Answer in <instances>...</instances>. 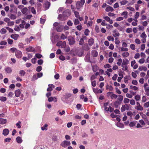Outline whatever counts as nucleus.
<instances>
[{
  "label": "nucleus",
  "mask_w": 149,
  "mask_h": 149,
  "mask_svg": "<svg viewBox=\"0 0 149 149\" xmlns=\"http://www.w3.org/2000/svg\"><path fill=\"white\" fill-rule=\"evenodd\" d=\"M123 99V96L121 95H118V100L120 102H122Z\"/></svg>",
  "instance_id": "72a5a7b5"
},
{
  "label": "nucleus",
  "mask_w": 149,
  "mask_h": 149,
  "mask_svg": "<svg viewBox=\"0 0 149 149\" xmlns=\"http://www.w3.org/2000/svg\"><path fill=\"white\" fill-rule=\"evenodd\" d=\"M7 98L6 97H0V100L2 102H4L6 100Z\"/></svg>",
  "instance_id": "79ce46f5"
},
{
  "label": "nucleus",
  "mask_w": 149,
  "mask_h": 149,
  "mask_svg": "<svg viewBox=\"0 0 149 149\" xmlns=\"http://www.w3.org/2000/svg\"><path fill=\"white\" fill-rule=\"evenodd\" d=\"M31 11L32 13L34 14H35L36 13V11L33 7H31Z\"/></svg>",
  "instance_id": "603ef678"
},
{
  "label": "nucleus",
  "mask_w": 149,
  "mask_h": 149,
  "mask_svg": "<svg viewBox=\"0 0 149 149\" xmlns=\"http://www.w3.org/2000/svg\"><path fill=\"white\" fill-rule=\"evenodd\" d=\"M26 51L28 52H33L34 51V49L33 47L30 46L26 49Z\"/></svg>",
  "instance_id": "a211bd4d"
},
{
  "label": "nucleus",
  "mask_w": 149,
  "mask_h": 149,
  "mask_svg": "<svg viewBox=\"0 0 149 149\" xmlns=\"http://www.w3.org/2000/svg\"><path fill=\"white\" fill-rule=\"evenodd\" d=\"M106 89H109L111 91H112L113 89V88L111 86H109L108 85L107 86Z\"/></svg>",
  "instance_id": "7c9ffc66"
},
{
  "label": "nucleus",
  "mask_w": 149,
  "mask_h": 149,
  "mask_svg": "<svg viewBox=\"0 0 149 149\" xmlns=\"http://www.w3.org/2000/svg\"><path fill=\"white\" fill-rule=\"evenodd\" d=\"M76 54L79 56H81L84 54L83 51L81 49H79L77 50L76 51Z\"/></svg>",
  "instance_id": "423d86ee"
},
{
  "label": "nucleus",
  "mask_w": 149,
  "mask_h": 149,
  "mask_svg": "<svg viewBox=\"0 0 149 149\" xmlns=\"http://www.w3.org/2000/svg\"><path fill=\"white\" fill-rule=\"evenodd\" d=\"M132 28H127L126 29V31L127 33H130L132 32Z\"/></svg>",
  "instance_id": "338daca9"
},
{
  "label": "nucleus",
  "mask_w": 149,
  "mask_h": 149,
  "mask_svg": "<svg viewBox=\"0 0 149 149\" xmlns=\"http://www.w3.org/2000/svg\"><path fill=\"white\" fill-rule=\"evenodd\" d=\"M16 140L17 143H20L22 142V140L19 136H17L16 138Z\"/></svg>",
  "instance_id": "393cba45"
},
{
  "label": "nucleus",
  "mask_w": 149,
  "mask_h": 149,
  "mask_svg": "<svg viewBox=\"0 0 149 149\" xmlns=\"http://www.w3.org/2000/svg\"><path fill=\"white\" fill-rule=\"evenodd\" d=\"M7 41L9 44L11 45L13 44V41L12 40L8 38V39Z\"/></svg>",
  "instance_id": "5fc2aeb1"
},
{
  "label": "nucleus",
  "mask_w": 149,
  "mask_h": 149,
  "mask_svg": "<svg viewBox=\"0 0 149 149\" xmlns=\"http://www.w3.org/2000/svg\"><path fill=\"white\" fill-rule=\"evenodd\" d=\"M70 144V141H64L61 143V145L63 147L65 148L67 146H69Z\"/></svg>",
  "instance_id": "20e7f679"
},
{
  "label": "nucleus",
  "mask_w": 149,
  "mask_h": 149,
  "mask_svg": "<svg viewBox=\"0 0 149 149\" xmlns=\"http://www.w3.org/2000/svg\"><path fill=\"white\" fill-rule=\"evenodd\" d=\"M63 25H60L58 26L56 28V30L58 32H61L63 30Z\"/></svg>",
  "instance_id": "6e6552de"
},
{
  "label": "nucleus",
  "mask_w": 149,
  "mask_h": 149,
  "mask_svg": "<svg viewBox=\"0 0 149 149\" xmlns=\"http://www.w3.org/2000/svg\"><path fill=\"white\" fill-rule=\"evenodd\" d=\"M105 10L107 12H109L110 11L112 12L113 11L114 9L112 7L110 6H108L106 8Z\"/></svg>",
  "instance_id": "dca6fc26"
},
{
  "label": "nucleus",
  "mask_w": 149,
  "mask_h": 149,
  "mask_svg": "<svg viewBox=\"0 0 149 149\" xmlns=\"http://www.w3.org/2000/svg\"><path fill=\"white\" fill-rule=\"evenodd\" d=\"M8 16L10 18L12 19H16V17L15 15L14 14H11L10 15V16H9V15H8Z\"/></svg>",
  "instance_id": "c85d7f7f"
},
{
  "label": "nucleus",
  "mask_w": 149,
  "mask_h": 149,
  "mask_svg": "<svg viewBox=\"0 0 149 149\" xmlns=\"http://www.w3.org/2000/svg\"><path fill=\"white\" fill-rule=\"evenodd\" d=\"M122 62V60L121 58H119L118 59V62H117V64L119 66H120L121 63Z\"/></svg>",
  "instance_id": "864d4df0"
},
{
  "label": "nucleus",
  "mask_w": 149,
  "mask_h": 149,
  "mask_svg": "<svg viewBox=\"0 0 149 149\" xmlns=\"http://www.w3.org/2000/svg\"><path fill=\"white\" fill-rule=\"evenodd\" d=\"M36 56L38 58H40L42 57V56L39 54H35Z\"/></svg>",
  "instance_id": "13d9d810"
},
{
  "label": "nucleus",
  "mask_w": 149,
  "mask_h": 149,
  "mask_svg": "<svg viewBox=\"0 0 149 149\" xmlns=\"http://www.w3.org/2000/svg\"><path fill=\"white\" fill-rule=\"evenodd\" d=\"M42 68L41 66H39L37 67V68L36 69V70L38 72H39L42 70Z\"/></svg>",
  "instance_id": "3c124183"
},
{
  "label": "nucleus",
  "mask_w": 149,
  "mask_h": 149,
  "mask_svg": "<svg viewBox=\"0 0 149 149\" xmlns=\"http://www.w3.org/2000/svg\"><path fill=\"white\" fill-rule=\"evenodd\" d=\"M118 97V95L115 94H113L110 96L111 98V99H116Z\"/></svg>",
  "instance_id": "473e14b6"
},
{
  "label": "nucleus",
  "mask_w": 149,
  "mask_h": 149,
  "mask_svg": "<svg viewBox=\"0 0 149 149\" xmlns=\"http://www.w3.org/2000/svg\"><path fill=\"white\" fill-rule=\"evenodd\" d=\"M130 104L132 105H134L135 104V101L134 100H132L130 101Z\"/></svg>",
  "instance_id": "774afa93"
},
{
  "label": "nucleus",
  "mask_w": 149,
  "mask_h": 149,
  "mask_svg": "<svg viewBox=\"0 0 149 149\" xmlns=\"http://www.w3.org/2000/svg\"><path fill=\"white\" fill-rule=\"evenodd\" d=\"M91 85L93 87H95L96 86V81L94 80L93 81H91Z\"/></svg>",
  "instance_id": "4d7b16f0"
},
{
  "label": "nucleus",
  "mask_w": 149,
  "mask_h": 149,
  "mask_svg": "<svg viewBox=\"0 0 149 149\" xmlns=\"http://www.w3.org/2000/svg\"><path fill=\"white\" fill-rule=\"evenodd\" d=\"M67 24L69 26H71L72 25L73 23L70 20H69L67 22Z\"/></svg>",
  "instance_id": "6e6d98bb"
},
{
  "label": "nucleus",
  "mask_w": 149,
  "mask_h": 149,
  "mask_svg": "<svg viewBox=\"0 0 149 149\" xmlns=\"http://www.w3.org/2000/svg\"><path fill=\"white\" fill-rule=\"evenodd\" d=\"M141 37L143 38H146L147 37L146 34H145V32L142 33L141 35Z\"/></svg>",
  "instance_id": "e433bc0d"
},
{
  "label": "nucleus",
  "mask_w": 149,
  "mask_h": 149,
  "mask_svg": "<svg viewBox=\"0 0 149 149\" xmlns=\"http://www.w3.org/2000/svg\"><path fill=\"white\" fill-rule=\"evenodd\" d=\"M84 43V38H81L79 42V44L80 45H83V44Z\"/></svg>",
  "instance_id": "de8ad7c7"
},
{
  "label": "nucleus",
  "mask_w": 149,
  "mask_h": 149,
  "mask_svg": "<svg viewBox=\"0 0 149 149\" xmlns=\"http://www.w3.org/2000/svg\"><path fill=\"white\" fill-rule=\"evenodd\" d=\"M13 95H14L13 93L12 92H10L8 93V94L7 96L8 97H13Z\"/></svg>",
  "instance_id": "8fccbe9b"
},
{
  "label": "nucleus",
  "mask_w": 149,
  "mask_h": 149,
  "mask_svg": "<svg viewBox=\"0 0 149 149\" xmlns=\"http://www.w3.org/2000/svg\"><path fill=\"white\" fill-rule=\"evenodd\" d=\"M16 56L18 58H20L22 56V53L19 50H17L15 52Z\"/></svg>",
  "instance_id": "39448f33"
},
{
  "label": "nucleus",
  "mask_w": 149,
  "mask_h": 149,
  "mask_svg": "<svg viewBox=\"0 0 149 149\" xmlns=\"http://www.w3.org/2000/svg\"><path fill=\"white\" fill-rule=\"evenodd\" d=\"M43 63V61L42 59L38 60V63L39 65H42Z\"/></svg>",
  "instance_id": "0e129e2a"
},
{
  "label": "nucleus",
  "mask_w": 149,
  "mask_h": 149,
  "mask_svg": "<svg viewBox=\"0 0 149 149\" xmlns=\"http://www.w3.org/2000/svg\"><path fill=\"white\" fill-rule=\"evenodd\" d=\"M7 44V42L5 41H1L0 43V45H6Z\"/></svg>",
  "instance_id": "69168bd1"
},
{
  "label": "nucleus",
  "mask_w": 149,
  "mask_h": 149,
  "mask_svg": "<svg viewBox=\"0 0 149 149\" xmlns=\"http://www.w3.org/2000/svg\"><path fill=\"white\" fill-rule=\"evenodd\" d=\"M91 55L93 57H96L98 55L97 52L96 50H93L92 51Z\"/></svg>",
  "instance_id": "6ab92c4d"
},
{
  "label": "nucleus",
  "mask_w": 149,
  "mask_h": 149,
  "mask_svg": "<svg viewBox=\"0 0 149 149\" xmlns=\"http://www.w3.org/2000/svg\"><path fill=\"white\" fill-rule=\"evenodd\" d=\"M0 32L1 34H4L6 33L7 31L5 29L3 28L1 29Z\"/></svg>",
  "instance_id": "a19ab883"
},
{
  "label": "nucleus",
  "mask_w": 149,
  "mask_h": 149,
  "mask_svg": "<svg viewBox=\"0 0 149 149\" xmlns=\"http://www.w3.org/2000/svg\"><path fill=\"white\" fill-rule=\"evenodd\" d=\"M25 74V72L23 70H21L19 71V74L21 76H24Z\"/></svg>",
  "instance_id": "09e8293b"
},
{
  "label": "nucleus",
  "mask_w": 149,
  "mask_h": 149,
  "mask_svg": "<svg viewBox=\"0 0 149 149\" xmlns=\"http://www.w3.org/2000/svg\"><path fill=\"white\" fill-rule=\"evenodd\" d=\"M10 36L12 38L16 40L19 37V35L17 34H12Z\"/></svg>",
  "instance_id": "4be33fe9"
},
{
  "label": "nucleus",
  "mask_w": 149,
  "mask_h": 149,
  "mask_svg": "<svg viewBox=\"0 0 149 149\" xmlns=\"http://www.w3.org/2000/svg\"><path fill=\"white\" fill-rule=\"evenodd\" d=\"M67 38V36H65L64 34H62L61 36V38L63 40H64L66 38Z\"/></svg>",
  "instance_id": "052dcab7"
},
{
  "label": "nucleus",
  "mask_w": 149,
  "mask_h": 149,
  "mask_svg": "<svg viewBox=\"0 0 149 149\" xmlns=\"http://www.w3.org/2000/svg\"><path fill=\"white\" fill-rule=\"evenodd\" d=\"M48 126V125L46 124L44 126V127H42L41 129L43 131L44 130H47V127Z\"/></svg>",
  "instance_id": "a18cd8bd"
},
{
  "label": "nucleus",
  "mask_w": 149,
  "mask_h": 149,
  "mask_svg": "<svg viewBox=\"0 0 149 149\" xmlns=\"http://www.w3.org/2000/svg\"><path fill=\"white\" fill-rule=\"evenodd\" d=\"M71 94L70 93H68L65 94L64 96V97L62 98L61 100L63 101H64V100L68 99L71 97Z\"/></svg>",
  "instance_id": "0eeeda50"
},
{
  "label": "nucleus",
  "mask_w": 149,
  "mask_h": 149,
  "mask_svg": "<svg viewBox=\"0 0 149 149\" xmlns=\"http://www.w3.org/2000/svg\"><path fill=\"white\" fill-rule=\"evenodd\" d=\"M70 15V11L69 9H67L63 12V15H59L58 19L60 20L63 21L66 20L68 17Z\"/></svg>",
  "instance_id": "f257e3e1"
},
{
  "label": "nucleus",
  "mask_w": 149,
  "mask_h": 149,
  "mask_svg": "<svg viewBox=\"0 0 149 149\" xmlns=\"http://www.w3.org/2000/svg\"><path fill=\"white\" fill-rule=\"evenodd\" d=\"M76 5V7L77 9H79L83 6L82 4L80 2V1L77 2Z\"/></svg>",
  "instance_id": "412c9836"
},
{
  "label": "nucleus",
  "mask_w": 149,
  "mask_h": 149,
  "mask_svg": "<svg viewBox=\"0 0 149 149\" xmlns=\"http://www.w3.org/2000/svg\"><path fill=\"white\" fill-rule=\"evenodd\" d=\"M137 108L136 107L135 108L136 109L138 110L142 111L143 110V107L140 105L139 106H137Z\"/></svg>",
  "instance_id": "4c0bfd02"
},
{
  "label": "nucleus",
  "mask_w": 149,
  "mask_h": 149,
  "mask_svg": "<svg viewBox=\"0 0 149 149\" xmlns=\"http://www.w3.org/2000/svg\"><path fill=\"white\" fill-rule=\"evenodd\" d=\"M130 100L127 98H125L124 100V102L125 103H127L129 102Z\"/></svg>",
  "instance_id": "bf43d9fd"
},
{
  "label": "nucleus",
  "mask_w": 149,
  "mask_h": 149,
  "mask_svg": "<svg viewBox=\"0 0 149 149\" xmlns=\"http://www.w3.org/2000/svg\"><path fill=\"white\" fill-rule=\"evenodd\" d=\"M4 70L5 71L8 73L10 74L12 72V70L11 68L8 66L5 68Z\"/></svg>",
  "instance_id": "1a4fd4ad"
},
{
  "label": "nucleus",
  "mask_w": 149,
  "mask_h": 149,
  "mask_svg": "<svg viewBox=\"0 0 149 149\" xmlns=\"http://www.w3.org/2000/svg\"><path fill=\"white\" fill-rule=\"evenodd\" d=\"M121 66L123 67L122 68L123 70L125 71H127V70L128 67L127 65H123V66H122V65Z\"/></svg>",
  "instance_id": "2f4dec72"
},
{
  "label": "nucleus",
  "mask_w": 149,
  "mask_h": 149,
  "mask_svg": "<svg viewBox=\"0 0 149 149\" xmlns=\"http://www.w3.org/2000/svg\"><path fill=\"white\" fill-rule=\"evenodd\" d=\"M56 46L61 47V48H64L66 47V43L65 41L62 42L61 41L58 42L56 45Z\"/></svg>",
  "instance_id": "f03ea898"
},
{
  "label": "nucleus",
  "mask_w": 149,
  "mask_h": 149,
  "mask_svg": "<svg viewBox=\"0 0 149 149\" xmlns=\"http://www.w3.org/2000/svg\"><path fill=\"white\" fill-rule=\"evenodd\" d=\"M7 122L6 120L3 118H0V124H3Z\"/></svg>",
  "instance_id": "a878e982"
},
{
  "label": "nucleus",
  "mask_w": 149,
  "mask_h": 149,
  "mask_svg": "<svg viewBox=\"0 0 149 149\" xmlns=\"http://www.w3.org/2000/svg\"><path fill=\"white\" fill-rule=\"evenodd\" d=\"M128 14V13L126 11H125L122 13L121 15H125L124 16V17L126 19L127 17V15Z\"/></svg>",
  "instance_id": "c756f323"
},
{
  "label": "nucleus",
  "mask_w": 149,
  "mask_h": 149,
  "mask_svg": "<svg viewBox=\"0 0 149 149\" xmlns=\"http://www.w3.org/2000/svg\"><path fill=\"white\" fill-rule=\"evenodd\" d=\"M107 38L109 41L112 40L113 41L114 40V38L111 36H108L107 37Z\"/></svg>",
  "instance_id": "ea45409f"
},
{
  "label": "nucleus",
  "mask_w": 149,
  "mask_h": 149,
  "mask_svg": "<svg viewBox=\"0 0 149 149\" xmlns=\"http://www.w3.org/2000/svg\"><path fill=\"white\" fill-rule=\"evenodd\" d=\"M82 47L83 49L85 51H88L90 49L88 44L87 43L85 44Z\"/></svg>",
  "instance_id": "f3484780"
},
{
  "label": "nucleus",
  "mask_w": 149,
  "mask_h": 149,
  "mask_svg": "<svg viewBox=\"0 0 149 149\" xmlns=\"http://www.w3.org/2000/svg\"><path fill=\"white\" fill-rule=\"evenodd\" d=\"M15 93L16 97H18L19 96L20 94H21V92L19 89H18L15 91Z\"/></svg>",
  "instance_id": "4468645a"
},
{
  "label": "nucleus",
  "mask_w": 149,
  "mask_h": 149,
  "mask_svg": "<svg viewBox=\"0 0 149 149\" xmlns=\"http://www.w3.org/2000/svg\"><path fill=\"white\" fill-rule=\"evenodd\" d=\"M126 110L125 105H123L122 107L121 108V110L122 112H123L125 111Z\"/></svg>",
  "instance_id": "f704fd0d"
},
{
  "label": "nucleus",
  "mask_w": 149,
  "mask_h": 149,
  "mask_svg": "<svg viewBox=\"0 0 149 149\" xmlns=\"http://www.w3.org/2000/svg\"><path fill=\"white\" fill-rule=\"evenodd\" d=\"M88 43L89 46H91L94 43V40L93 38H91L88 40Z\"/></svg>",
  "instance_id": "9b49d317"
},
{
  "label": "nucleus",
  "mask_w": 149,
  "mask_h": 149,
  "mask_svg": "<svg viewBox=\"0 0 149 149\" xmlns=\"http://www.w3.org/2000/svg\"><path fill=\"white\" fill-rule=\"evenodd\" d=\"M50 5V3L48 1L45 2L43 6L44 7H45L47 9H48Z\"/></svg>",
  "instance_id": "9d476101"
},
{
  "label": "nucleus",
  "mask_w": 149,
  "mask_h": 149,
  "mask_svg": "<svg viewBox=\"0 0 149 149\" xmlns=\"http://www.w3.org/2000/svg\"><path fill=\"white\" fill-rule=\"evenodd\" d=\"M28 10V9L27 8L25 7L24 8L21 10V11L22 12V13L24 14Z\"/></svg>",
  "instance_id": "bb28decb"
},
{
  "label": "nucleus",
  "mask_w": 149,
  "mask_h": 149,
  "mask_svg": "<svg viewBox=\"0 0 149 149\" xmlns=\"http://www.w3.org/2000/svg\"><path fill=\"white\" fill-rule=\"evenodd\" d=\"M139 16V13L138 12L136 13L135 15L134 16V17L136 19H137Z\"/></svg>",
  "instance_id": "680f3d73"
},
{
  "label": "nucleus",
  "mask_w": 149,
  "mask_h": 149,
  "mask_svg": "<svg viewBox=\"0 0 149 149\" xmlns=\"http://www.w3.org/2000/svg\"><path fill=\"white\" fill-rule=\"evenodd\" d=\"M130 88L131 89H133L134 90L136 91L138 90V88L136 86L132 85L130 86Z\"/></svg>",
  "instance_id": "58836bf2"
},
{
  "label": "nucleus",
  "mask_w": 149,
  "mask_h": 149,
  "mask_svg": "<svg viewBox=\"0 0 149 149\" xmlns=\"http://www.w3.org/2000/svg\"><path fill=\"white\" fill-rule=\"evenodd\" d=\"M121 104V103L118 101H116L114 103V105L115 106L116 108H118V106Z\"/></svg>",
  "instance_id": "aec40b11"
},
{
  "label": "nucleus",
  "mask_w": 149,
  "mask_h": 149,
  "mask_svg": "<svg viewBox=\"0 0 149 149\" xmlns=\"http://www.w3.org/2000/svg\"><path fill=\"white\" fill-rule=\"evenodd\" d=\"M127 2L128 1H127L124 0L120 1V3L121 5H124L127 3Z\"/></svg>",
  "instance_id": "c9c22d12"
},
{
  "label": "nucleus",
  "mask_w": 149,
  "mask_h": 149,
  "mask_svg": "<svg viewBox=\"0 0 149 149\" xmlns=\"http://www.w3.org/2000/svg\"><path fill=\"white\" fill-rule=\"evenodd\" d=\"M38 78L37 75V76L36 74H34L32 77V80L33 81L36 80L38 79Z\"/></svg>",
  "instance_id": "c03bdc74"
},
{
  "label": "nucleus",
  "mask_w": 149,
  "mask_h": 149,
  "mask_svg": "<svg viewBox=\"0 0 149 149\" xmlns=\"http://www.w3.org/2000/svg\"><path fill=\"white\" fill-rule=\"evenodd\" d=\"M69 42V44L70 45H72L74 44L76 42L74 38L72 36H69L68 38Z\"/></svg>",
  "instance_id": "7ed1b4c3"
},
{
  "label": "nucleus",
  "mask_w": 149,
  "mask_h": 149,
  "mask_svg": "<svg viewBox=\"0 0 149 149\" xmlns=\"http://www.w3.org/2000/svg\"><path fill=\"white\" fill-rule=\"evenodd\" d=\"M113 33H114L113 35L114 37L119 36L120 35L119 33L117 32L116 30H114L113 31Z\"/></svg>",
  "instance_id": "b1692460"
},
{
  "label": "nucleus",
  "mask_w": 149,
  "mask_h": 149,
  "mask_svg": "<svg viewBox=\"0 0 149 149\" xmlns=\"http://www.w3.org/2000/svg\"><path fill=\"white\" fill-rule=\"evenodd\" d=\"M134 98L136 101H138L139 100L140 98V95H137L135 96Z\"/></svg>",
  "instance_id": "49530a36"
},
{
  "label": "nucleus",
  "mask_w": 149,
  "mask_h": 149,
  "mask_svg": "<svg viewBox=\"0 0 149 149\" xmlns=\"http://www.w3.org/2000/svg\"><path fill=\"white\" fill-rule=\"evenodd\" d=\"M72 78V76L70 74H68L66 77V79L68 80H70Z\"/></svg>",
  "instance_id": "e2e57ef3"
},
{
  "label": "nucleus",
  "mask_w": 149,
  "mask_h": 149,
  "mask_svg": "<svg viewBox=\"0 0 149 149\" xmlns=\"http://www.w3.org/2000/svg\"><path fill=\"white\" fill-rule=\"evenodd\" d=\"M129 55V53L128 52H124L122 54V56L124 57H127Z\"/></svg>",
  "instance_id": "cd10ccee"
},
{
  "label": "nucleus",
  "mask_w": 149,
  "mask_h": 149,
  "mask_svg": "<svg viewBox=\"0 0 149 149\" xmlns=\"http://www.w3.org/2000/svg\"><path fill=\"white\" fill-rule=\"evenodd\" d=\"M136 124L135 122L133 121L131 122L129 125L130 127H133Z\"/></svg>",
  "instance_id": "37998d69"
},
{
  "label": "nucleus",
  "mask_w": 149,
  "mask_h": 149,
  "mask_svg": "<svg viewBox=\"0 0 149 149\" xmlns=\"http://www.w3.org/2000/svg\"><path fill=\"white\" fill-rule=\"evenodd\" d=\"M9 133V131L8 129H5L3 130V134L4 136L7 135Z\"/></svg>",
  "instance_id": "2eb2a0df"
},
{
  "label": "nucleus",
  "mask_w": 149,
  "mask_h": 149,
  "mask_svg": "<svg viewBox=\"0 0 149 149\" xmlns=\"http://www.w3.org/2000/svg\"><path fill=\"white\" fill-rule=\"evenodd\" d=\"M129 61L127 59L125 58L123 59L122 64V66H123V65H127Z\"/></svg>",
  "instance_id": "5701e85b"
},
{
  "label": "nucleus",
  "mask_w": 149,
  "mask_h": 149,
  "mask_svg": "<svg viewBox=\"0 0 149 149\" xmlns=\"http://www.w3.org/2000/svg\"><path fill=\"white\" fill-rule=\"evenodd\" d=\"M90 54L89 53H88L86 56L85 58V60L87 62H90Z\"/></svg>",
  "instance_id": "f8f14e48"
},
{
  "label": "nucleus",
  "mask_w": 149,
  "mask_h": 149,
  "mask_svg": "<svg viewBox=\"0 0 149 149\" xmlns=\"http://www.w3.org/2000/svg\"><path fill=\"white\" fill-rule=\"evenodd\" d=\"M104 18L105 20L109 22L110 24L113 23V21L108 16H106L104 17Z\"/></svg>",
  "instance_id": "ddd939ff"
}]
</instances>
